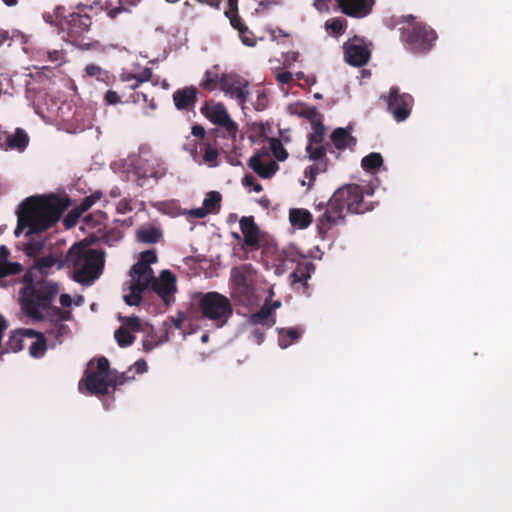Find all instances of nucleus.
Here are the masks:
<instances>
[{
    "label": "nucleus",
    "instance_id": "obj_29",
    "mask_svg": "<svg viewBox=\"0 0 512 512\" xmlns=\"http://www.w3.org/2000/svg\"><path fill=\"white\" fill-rule=\"evenodd\" d=\"M222 84V74L219 73V66L215 65L204 72L199 87L205 91L212 92L220 88Z\"/></svg>",
    "mask_w": 512,
    "mask_h": 512
},
{
    "label": "nucleus",
    "instance_id": "obj_48",
    "mask_svg": "<svg viewBox=\"0 0 512 512\" xmlns=\"http://www.w3.org/2000/svg\"><path fill=\"white\" fill-rule=\"evenodd\" d=\"M239 37L242 43L246 46L253 47L256 45V39L254 34L249 30V28L245 25L242 28H239Z\"/></svg>",
    "mask_w": 512,
    "mask_h": 512
},
{
    "label": "nucleus",
    "instance_id": "obj_1",
    "mask_svg": "<svg viewBox=\"0 0 512 512\" xmlns=\"http://www.w3.org/2000/svg\"><path fill=\"white\" fill-rule=\"evenodd\" d=\"M22 283L19 303L23 314L33 322L48 321L50 328L46 334L52 336L57 343H62L70 334L69 326L63 322L72 319V312L53 304L60 291L59 284L47 279L35 281L31 271L22 276Z\"/></svg>",
    "mask_w": 512,
    "mask_h": 512
},
{
    "label": "nucleus",
    "instance_id": "obj_25",
    "mask_svg": "<svg viewBox=\"0 0 512 512\" xmlns=\"http://www.w3.org/2000/svg\"><path fill=\"white\" fill-rule=\"evenodd\" d=\"M315 271V265L311 261L298 263L296 269L291 273L292 285L300 284L303 288V293L308 289V279Z\"/></svg>",
    "mask_w": 512,
    "mask_h": 512
},
{
    "label": "nucleus",
    "instance_id": "obj_22",
    "mask_svg": "<svg viewBox=\"0 0 512 512\" xmlns=\"http://www.w3.org/2000/svg\"><path fill=\"white\" fill-rule=\"evenodd\" d=\"M152 77V69L148 67L141 68L136 72H131L126 69H123L122 72L119 74V81L121 83H125L126 81H132V84H129V89L136 90L142 83L151 81Z\"/></svg>",
    "mask_w": 512,
    "mask_h": 512
},
{
    "label": "nucleus",
    "instance_id": "obj_10",
    "mask_svg": "<svg viewBox=\"0 0 512 512\" xmlns=\"http://www.w3.org/2000/svg\"><path fill=\"white\" fill-rule=\"evenodd\" d=\"M343 211L345 209L352 214H363L374 208L372 202L364 200V191L360 185L347 184L338 188L334 193Z\"/></svg>",
    "mask_w": 512,
    "mask_h": 512
},
{
    "label": "nucleus",
    "instance_id": "obj_57",
    "mask_svg": "<svg viewBox=\"0 0 512 512\" xmlns=\"http://www.w3.org/2000/svg\"><path fill=\"white\" fill-rule=\"evenodd\" d=\"M250 337L256 344L261 345L265 338V332L263 329L255 326V328L251 331Z\"/></svg>",
    "mask_w": 512,
    "mask_h": 512
},
{
    "label": "nucleus",
    "instance_id": "obj_13",
    "mask_svg": "<svg viewBox=\"0 0 512 512\" xmlns=\"http://www.w3.org/2000/svg\"><path fill=\"white\" fill-rule=\"evenodd\" d=\"M183 150L188 152L193 160L199 164L205 163L209 167H217L219 165L218 149L210 141L196 142L195 139L187 137L183 144Z\"/></svg>",
    "mask_w": 512,
    "mask_h": 512
},
{
    "label": "nucleus",
    "instance_id": "obj_41",
    "mask_svg": "<svg viewBox=\"0 0 512 512\" xmlns=\"http://www.w3.org/2000/svg\"><path fill=\"white\" fill-rule=\"evenodd\" d=\"M135 378L134 374L132 373V367H130L127 371L122 372L121 374H117L116 371H112L111 376V387L113 389H116L119 386H122L128 381H131Z\"/></svg>",
    "mask_w": 512,
    "mask_h": 512
},
{
    "label": "nucleus",
    "instance_id": "obj_40",
    "mask_svg": "<svg viewBox=\"0 0 512 512\" xmlns=\"http://www.w3.org/2000/svg\"><path fill=\"white\" fill-rule=\"evenodd\" d=\"M123 232L117 227H104V233L101 238L104 243L112 245L123 238Z\"/></svg>",
    "mask_w": 512,
    "mask_h": 512
},
{
    "label": "nucleus",
    "instance_id": "obj_15",
    "mask_svg": "<svg viewBox=\"0 0 512 512\" xmlns=\"http://www.w3.org/2000/svg\"><path fill=\"white\" fill-rule=\"evenodd\" d=\"M249 83L236 73H222L220 89L225 95L235 98L240 105H244L249 95Z\"/></svg>",
    "mask_w": 512,
    "mask_h": 512
},
{
    "label": "nucleus",
    "instance_id": "obj_56",
    "mask_svg": "<svg viewBox=\"0 0 512 512\" xmlns=\"http://www.w3.org/2000/svg\"><path fill=\"white\" fill-rule=\"evenodd\" d=\"M191 134L196 138V142L209 141L206 139V131L201 125H194Z\"/></svg>",
    "mask_w": 512,
    "mask_h": 512
},
{
    "label": "nucleus",
    "instance_id": "obj_61",
    "mask_svg": "<svg viewBox=\"0 0 512 512\" xmlns=\"http://www.w3.org/2000/svg\"><path fill=\"white\" fill-rule=\"evenodd\" d=\"M42 244L39 242L36 243H29L26 247V251L28 255H34L41 251Z\"/></svg>",
    "mask_w": 512,
    "mask_h": 512
},
{
    "label": "nucleus",
    "instance_id": "obj_49",
    "mask_svg": "<svg viewBox=\"0 0 512 512\" xmlns=\"http://www.w3.org/2000/svg\"><path fill=\"white\" fill-rule=\"evenodd\" d=\"M57 263V259L52 256H44L37 260V268L41 273H47L48 269Z\"/></svg>",
    "mask_w": 512,
    "mask_h": 512
},
{
    "label": "nucleus",
    "instance_id": "obj_63",
    "mask_svg": "<svg viewBox=\"0 0 512 512\" xmlns=\"http://www.w3.org/2000/svg\"><path fill=\"white\" fill-rule=\"evenodd\" d=\"M132 368L134 367L137 371V373H144L147 371V362L144 360V359H139L137 360L133 366H131Z\"/></svg>",
    "mask_w": 512,
    "mask_h": 512
},
{
    "label": "nucleus",
    "instance_id": "obj_7",
    "mask_svg": "<svg viewBox=\"0 0 512 512\" xmlns=\"http://www.w3.org/2000/svg\"><path fill=\"white\" fill-rule=\"evenodd\" d=\"M112 370L106 357L101 356L97 359L96 368L85 371L84 378L79 383L81 389L82 384L86 390L92 395H107L111 387Z\"/></svg>",
    "mask_w": 512,
    "mask_h": 512
},
{
    "label": "nucleus",
    "instance_id": "obj_30",
    "mask_svg": "<svg viewBox=\"0 0 512 512\" xmlns=\"http://www.w3.org/2000/svg\"><path fill=\"white\" fill-rule=\"evenodd\" d=\"M278 344L285 349L296 343L303 334V329L299 327L277 328Z\"/></svg>",
    "mask_w": 512,
    "mask_h": 512
},
{
    "label": "nucleus",
    "instance_id": "obj_14",
    "mask_svg": "<svg viewBox=\"0 0 512 512\" xmlns=\"http://www.w3.org/2000/svg\"><path fill=\"white\" fill-rule=\"evenodd\" d=\"M413 97L408 93H401L396 86L390 88L386 98L387 110L397 122L405 121L411 114Z\"/></svg>",
    "mask_w": 512,
    "mask_h": 512
},
{
    "label": "nucleus",
    "instance_id": "obj_23",
    "mask_svg": "<svg viewBox=\"0 0 512 512\" xmlns=\"http://www.w3.org/2000/svg\"><path fill=\"white\" fill-rule=\"evenodd\" d=\"M370 58L369 50L360 44H349L345 46V60L352 66L360 67L365 65Z\"/></svg>",
    "mask_w": 512,
    "mask_h": 512
},
{
    "label": "nucleus",
    "instance_id": "obj_43",
    "mask_svg": "<svg viewBox=\"0 0 512 512\" xmlns=\"http://www.w3.org/2000/svg\"><path fill=\"white\" fill-rule=\"evenodd\" d=\"M270 150L272 151L274 157L279 161H284L288 157V152L283 147L281 141L277 138L270 139Z\"/></svg>",
    "mask_w": 512,
    "mask_h": 512
},
{
    "label": "nucleus",
    "instance_id": "obj_26",
    "mask_svg": "<svg viewBox=\"0 0 512 512\" xmlns=\"http://www.w3.org/2000/svg\"><path fill=\"white\" fill-rule=\"evenodd\" d=\"M139 0H107L103 6L107 16L110 19H116L120 14L129 13L131 7L135 6Z\"/></svg>",
    "mask_w": 512,
    "mask_h": 512
},
{
    "label": "nucleus",
    "instance_id": "obj_21",
    "mask_svg": "<svg viewBox=\"0 0 512 512\" xmlns=\"http://www.w3.org/2000/svg\"><path fill=\"white\" fill-rule=\"evenodd\" d=\"M338 6L342 13L355 18L365 17L371 11L367 0H338Z\"/></svg>",
    "mask_w": 512,
    "mask_h": 512
},
{
    "label": "nucleus",
    "instance_id": "obj_46",
    "mask_svg": "<svg viewBox=\"0 0 512 512\" xmlns=\"http://www.w3.org/2000/svg\"><path fill=\"white\" fill-rule=\"evenodd\" d=\"M325 28L330 30L335 35H340L344 33L346 29V20L342 18H333L326 21Z\"/></svg>",
    "mask_w": 512,
    "mask_h": 512
},
{
    "label": "nucleus",
    "instance_id": "obj_44",
    "mask_svg": "<svg viewBox=\"0 0 512 512\" xmlns=\"http://www.w3.org/2000/svg\"><path fill=\"white\" fill-rule=\"evenodd\" d=\"M23 347L22 335L17 332H12L6 342V348L4 352H18Z\"/></svg>",
    "mask_w": 512,
    "mask_h": 512
},
{
    "label": "nucleus",
    "instance_id": "obj_45",
    "mask_svg": "<svg viewBox=\"0 0 512 512\" xmlns=\"http://www.w3.org/2000/svg\"><path fill=\"white\" fill-rule=\"evenodd\" d=\"M103 196L101 191H95L91 195L86 196L82 199L79 205H77L80 212L84 213L89 210L97 201Z\"/></svg>",
    "mask_w": 512,
    "mask_h": 512
},
{
    "label": "nucleus",
    "instance_id": "obj_52",
    "mask_svg": "<svg viewBox=\"0 0 512 512\" xmlns=\"http://www.w3.org/2000/svg\"><path fill=\"white\" fill-rule=\"evenodd\" d=\"M107 219V215L102 211L89 214L85 217V222L88 225L97 226L101 225Z\"/></svg>",
    "mask_w": 512,
    "mask_h": 512
},
{
    "label": "nucleus",
    "instance_id": "obj_51",
    "mask_svg": "<svg viewBox=\"0 0 512 512\" xmlns=\"http://www.w3.org/2000/svg\"><path fill=\"white\" fill-rule=\"evenodd\" d=\"M157 260L158 258L155 250H146L140 254V259L136 264L150 266L151 264L156 263Z\"/></svg>",
    "mask_w": 512,
    "mask_h": 512
},
{
    "label": "nucleus",
    "instance_id": "obj_2",
    "mask_svg": "<svg viewBox=\"0 0 512 512\" xmlns=\"http://www.w3.org/2000/svg\"><path fill=\"white\" fill-rule=\"evenodd\" d=\"M69 205L68 198L55 195L26 198L20 205L15 235L19 236L25 227H29L28 234L46 231L59 221Z\"/></svg>",
    "mask_w": 512,
    "mask_h": 512
},
{
    "label": "nucleus",
    "instance_id": "obj_31",
    "mask_svg": "<svg viewBox=\"0 0 512 512\" xmlns=\"http://www.w3.org/2000/svg\"><path fill=\"white\" fill-rule=\"evenodd\" d=\"M289 220L292 226L305 229L312 223L313 217L307 209L292 208L289 211Z\"/></svg>",
    "mask_w": 512,
    "mask_h": 512
},
{
    "label": "nucleus",
    "instance_id": "obj_24",
    "mask_svg": "<svg viewBox=\"0 0 512 512\" xmlns=\"http://www.w3.org/2000/svg\"><path fill=\"white\" fill-rule=\"evenodd\" d=\"M135 236L140 243L156 244L163 238V231L159 226L147 223L136 230Z\"/></svg>",
    "mask_w": 512,
    "mask_h": 512
},
{
    "label": "nucleus",
    "instance_id": "obj_33",
    "mask_svg": "<svg viewBox=\"0 0 512 512\" xmlns=\"http://www.w3.org/2000/svg\"><path fill=\"white\" fill-rule=\"evenodd\" d=\"M292 113L298 115L299 117L309 120L310 123H313V121H316L323 117L322 114L318 112L316 107L309 106L304 103L296 104Z\"/></svg>",
    "mask_w": 512,
    "mask_h": 512
},
{
    "label": "nucleus",
    "instance_id": "obj_17",
    "mask_svg": "<svg viewBox=\"0 0 512 512\" xmlns=\"http://www.w3.org/2000/svg\"><path fill=\"white\" fill-rule=\"evenodd\" d=\"M151 289L165 302L169 304L176 292V277L169 271L163 270L159 278H155Z\"/></svg>",
    "mask_w": 512,
    "mask_h": 512
},
{
    "label": "nucleus",
    "instance_id": "obj_8",
    "mask_svg": "<svg viewBox=\"0 0 512 512\" xmlns=\"http://www.w3.org/2000/svg\"><path fill=\"white\" fill-rule=\"evenodd\" d=\"M338 196L332 195L327 203H319L315 209L320 214L316 218V228L319 237L325 240L334 226L345 222V214L337 201Z\"/></svg>",
    "mask_w": 512,
    "mask_h": 512
},
{
    "label": "nucleus",
    "instance_id": "obj_54",
    "mask_svg": "<svg viewBox=\"0 0 512 512\" xmlns=\"http://www.w3.org/2000/svg\"><path fill=\"white\" fill-rule=\"evenodd\" d=\"M86 75L89 77H96L97 79H100L102 74H106L103 69L96 65V64H89L85 68Z\"/></svg>",
    "mask_w": 512,
    "mask_h": 512
},
{
    "label": "nucleus",
    "instance_id": "obj_11",
    "mask_svg": "<svg viewBox=\"0 0 512 512\" xmlns=\"http://www.w3.org/2000/svg\"><path fill=\"white\" fill-rule=\"evenodd\" d=\"M305 152L308 159L313 162V164L308 166L304 171L305 177L309 179L308 188H311L314 185L317 175L325 173L328 169L329 159L326 156L327 152L332 153L334 151L331 149L330 143H307Z\"/></svg>",
    "mask_w": 512,
    "mask_h": 512
},
{
    "label": "nucleus",
    "instance_id": "obj_19",
    "mask_svg": "<svg viewBox=\"0 0 512 512\" xmlns=\"http://www.w3.org/2000/svg\"><path fill=\"white\" fill-rule=\"evenodd\" d=\"M199 91L195 86H186L174 91L173 103L179 111H192L198 100Z\"/></svg>",
    "mask_w": 512,
    "mask_h": 512
},
{
    "label": "nucleus",
    "instance_id": "obj_47",
    "mask_svg": "<svg viewBox=\"0 0 512 512\" xmlns=\"http://www.w3.org/2000/svg\"><path fill=\"white\" fill-rule=\"evenodd\" d=\"M135 173L138 175L137 184L140 187H143L145 185L146 179L148 177L157 178L156 171L153 168L142 172L141 162H139V164L136 166Z\"/></svg>",
    "mask_w": 512,
    "mask_h": 512
},
{
    "label": "nucleus",
    "instance_id": "obj_4",
    "mask_svg": "<svg viewBox=\"0 0 512 512\" xmlns=\"http://www.w3.org/2000/svg\"><path fill=\"white\" fill-rule=\"evenodd\" d=\"M62 266L73 268V279L77 283L90 284L102 273L104 252L78 242L69 248L59 268Z\"/></svg>",
    "mask_w": 512,
    "mask_h": 512
},
{
    "label": "nucleus",
    "instance_id": "obj_36",
    "mask_svg": "<svg viewBox=\"0 0 512 512\" xmlns=\"http://www.w3.org/2000/svg\"><path fill=\"white\" fill-rule=\"evenodd\" d=\"M233 296L243 304H249L254 297V288L252 285L234 286Z\"/></svg>",
    "mask_w": 512,
    "mask_h": 512
},
{
    "label": "nucleus",
    "instance_id": "obj_18",
    "mask_svg": "<svg viewBox=\"0 0 512 512\" xmlns=\"http://www.w3.org/2000/svg\"><path fill=\"white\" fill-rule=\"evenodd\" d=\"M29 144V136L22 128H16L14 133L0 128V148L8 150L24 151Z\"/></svg>",
    "mask_w": 512,
    "mask_h": 512
},
{
    "label": "nucleus",
    "instance_id": "obj_27",
    "mask_svg": "<svg viewBox=\"0 0 512 512\" xmlns=\"http://www.w3.org/2000/svg\"><path fill=\"white\" fill-rule=\"evenodd\" d=\"M331 146L333 145L338 150L352 148L356 145L357 139L351 133L342 127L336 128L330 135Z\"/></svg>",
    "mask_w": 512,
    "mask_h": 512
},
{
    "label": "nucleus",
    "instance_id": "obj_32",
    "mask_svg": "<svg viewBox=\"0 0 512 512\" xmlns=\"http://www.w3.org/2000/svg\"><path fill=\"white\" fill-rule=\"evenodd\" d=\"M27 333L29 336L36 337V340L29 347L30 356L33 358L43 357L47 350V342L44 334L34 330H28Z\"/></svg>",
    "mask_w": 512,
    "mask_h": 512
},
{
    "label": "nucleus",
    "instance_id": "obj_64",
    "mask_svg": "<svg viewBox=\"0 0 512 512\" xmlns=\"http://www.w3.org/2000/svg\"><path fill=\"white\" fill-rule=\"evenodd\" d=\"M251 285L244 273H239L234 276V286Z\"/></svg>",
    "mask_w": 512,
    "mask_h": 512
},
{
    "label": "nucleus",
    "instance_id": "obj_39",
    "mask_svg": "<svg viewBox=\"0 0 512 512\" xmlns=\"http://www.w3.org/2000/svg\"><path fill=\"white\" fill-rule=\"evenodd\" d=\"M114 338L120 347H128L135 340V337L125 327L118 328L114 333Z\"/></svg>",
    "mask_w": 512,
    "mask_h": 512
},
{
    "label": "nucleus",
    "instance_id": "obj_5",
    "mask_svg": "<svg viewBox=\"0 0 512 512\" xmlns=\"http://www.w3.org/2000/svg\"><path fill=\"white\" fill-rule=\"evenodd\" d=\"M83 8H86V6L79 4L77 6L78 12H72L68 16H64L65 8L57 6L54 9V16L57 19H63L62 24L66 26L65 29L70 43L81 50H99L101 48L99 41H84V34L90 30L92 19L88 14L82 13Z\"/></svg>",
    "mask_w": 512,
    "mask_h": 512
},
{
    "label": "nucleus",
    "instance_id": "obj_37",
    "mask_svg": "<svg viewBox=\"0 0 512 512\" xmlns=\"http://www.w3.org/2000/svg\"><path fill=\"white\" fill-rule=\"evenodd\" d=\"M383 165V158L380 153L372 152L368 154L367 156L362 158L361 166L363 169L369 171V170H375Z\"/></svg>",
    "mask_w": 512,
    "mask_h": 512
},
{
    "label": "nucleus",
    "instance_id": "obj_20",
    "mask_svg": "<svg viewBox=\"0 0 512 512\" xmlns=\"http://www.w3.org/2000/svg\"><path fill=\"white\" fill-rule=\"evenodd\" d=\"M240 229L243 234L244 245L251 249L260 247V230L252 216H243L240 221Z\"/></svg>",
    "mask_w": 512,
    "mask_h": 512
},
{
    "label": "nucleus",
    "instance_id": "obj_53",
    "mask_svg": "<svg viewBox=\"0 0 512 512\" xmlns=\"http://www.w3.org/2000/svg\"><path fill=\"white\" fill-rule=\"evenodd\" d=\"M124 321V324L133 331H140L141 330V323L140 319L137 316H129L124 317L122 319Z\"/></svg>",
    "mask_w": 512,
    "mask_h": 512
},
{
    "label": "nucleus",
    "instance_id": "obj_34",
    "mask_svg": "<svg viewBox=\"0 0 512 512\" xmlns=\"http://www.w3.org/2000/svg\"><path fill=\"white\" fill-rule=\"evenodd\" d=\"M311 127H312V132L308 134L307 143L325 144L324 140H325L326 128L323 124V117L316 121H313V123H311Z\"/></svg>",
    "mask_w": 512,
    "mask_h": 512
},
{
    "label": "nucleus",
    "instance_id": "obj_42",
    "mask_svg": "<svg viewBox=\"0 0 512 512\" xmlns=\"http://www.w3.org/2000/svg\"><path fill=\"white\" fill-rule=\"evenodd\" d=\"M134 92L130 94L129 96V99L127 100V102H132V103H139V102H144V103H148V106L151 110H156L157 109V103L155 101L154 98L152 99H149L148 98V95L144 92H140V91H136V90H133Z\"/></svg>",
    "mask_w": 512,
    "mask_h": 512
},
{
    "label": "nucleus",
    "instance_id": "obj_58",
    "mask_svg": "<svg viewBox=\"0 0 512 512\" xmlns=\"http://www.w3.org/2000/svg\"><path fill=\"white\" fill-rule=\"evenodd\" d=\"M229 18H230V24L232 25V27L237 29L238 31H239V28H242L245 26V24L242 22V18L239 16L237 11H235V12L232 11Z\"/></svg>",
    "mask_w": 512,
    "mask_h": 512
},
{
    "label": "nucleus",
    "instance_id": "obj_59",
    "mask_svg": "<svg viewBox=\"0 0 512 512\" xmlns=\"http://www.w3.org/2000/svg\"><path fill=\"white\" fill-rule=\"evenodd\" d=\"M293 79V75L289 71H282L276 74V80L280 84H289Z\"/></svg>",
    "mask_w": 512,
    "mask_h": 512
},
{
    "label": "nucleus",
    "instance_id": "obj_16",
    "mask_svg": "<svg viewBox=\"0 0 512 512\" xmlns=\"http://www.w3.org/2000/svg\"><path fill=\"white\" fill-rule=\"evenodd\" d=\"M269 158V153L263 149L255 152L248 161V166L261 178L270 179L278 171L279 165L274 160L263 162L262 158Z\"/></svg>",
    "mask_w": 512,
    "mask_h": 512
},
{
    "label": "nucleus",
    "instance_id": "obj_60",
    "mask_svg": "<svg viewBox=\"0 0 512 512\" xmlns=\"http://www.w3.org/2000/svg\"><path fill=\"white\" fill-rule=\"evenodd\" d=\"M132 211V207L130 201L127 199H122L117 204V212L121 214H125L127 212Z\"/></svg>",
    "mask_w": 512,
    "mask_h": 512
},
{
    "label": "nucleus",
    "instance_id": "obj_38",
    "mask_svg": "<svg viewBox=\"0 0 512 512\" xmlns=\"http://www.w3.org/2000/svg\"><path fill=\"white\" fill-rule=\"evenodd\" d=\"M22 269V265L18 262H0V279L11 275H17L22 271Z\"/></svg>",
    "mask_w": 512,
    "mask_h": 512
},
{
    "label": "nucleus",
    "instance_id": "obj_55",
    "mask_svg": "<svg viewBox=\"0 0 512 512\" xmlns=\"http://www.w3.org/2000/svg\"><path fill=\"white\" fill-rule=\"evenodd\" d=\"M104 100L108 105H116L121 102V96L117 91L108 90L104 95Z\"/></svg>",
    "mask_w": 512,
    "mask_h": 512
},
{
    "label": "nucleus",
    "instance_id": "obj_50",
    "mask_svg": "<svg viewBox=\"0 0 512 512\" xmlns=\"http://www.w3.org/2000/svg\"><path fill=\"white\" fill-rule=\"evenodd\" d=\"M83 213L80 212L77 206H75L64 218L63 223L66 228H71L76 225L78 219Z\"/></svg>",
    "mask_w": 512,
    "mask_h": 512
},
{
    "label": "nucleus",
    "instance_id": "obj_62",
    "mask_svg": "<svg viewBox=\"0 0 512 512\" xmlns=\"http://www.w3.org/2000/svg\"><path fill=\"white\" fill-rule=\"evenodd\" d=\"M208 214L209 213L206 211L204 207L191 209L189 211V215L193 218H204Z\"/></svg>",
    "mask_w": 512,
    "mask_h": 512
},
{
    "label": "nucleus",
    "instance_id": "obj_35",
    "mask_svg": "<svg viewBox=\"0 0 512 512\" xmlns=\"http://www.w3.org/2000/svg\"><path fill=\"white\" fill-rule=\"evenodd\" d=\"M222 195L218 191H210L203 200V207L210 213L217 212L221 207Z\"/></svg>",
    "mask_w": 512,
    "mask_h": 512
},
{
    "label": "nucleus",
    "instance_id": "obj_28",
    "mask_svg": "<svg viewBox=\"0 0 512 512\" xmlns=\"http://www.w3.org/2000/svg\"><path fill=\"white\" fill-rule=\"evenodd\" d=\"M248 324L252 326H266L271 328L275 324V319L272 315V307L265 303L256 313H253L248 318Z\"/></svg>",
    "mask_w": 512,
    "mask_h": 512
},
{
    "label": "nucleus",
    "instance_id": "obj_6",
    "mask_svg": "<svg viewBox=\"0 0 512 512\" xmlns=\"http://www.w3.org/2000/svg\"><path fill=\"white\" fill-rule=\"evenodd\" d=\"M413 15L403 16L406 26L402 28L401 39L407 49L414 53L428 52L437 38L436 32L426 24L415 22Z\"/></svg>",
    "mask_w": 512,
    "mask_h": 512
},
{
    "label": "nucleus",
    "instance_id": "obj_9",
    "mask_svg": "<svg viewBox=\"0 0 512 512\" xmlns=\"http://www.w3.org/2000/svg\"><path fill=\"white\" fill-rule=\"evenodd\" d=\"M131 278L130 293L124 295L123 299L129 306H138L142 301L143 292L153 285L154 271L151 266L134 264L131 269Z\"/></svg>",
    "mask_w": 512,
    "mask_h": 512
},
{
    "label": "nucleus",
    "instance_id": "obj_3",
    "mask_svg": "<svg viewBox=\"0 0 512 512\" xmlns=\"http://www.w3.org/2000/svg\"><path fill=\"white\" fill-rule=\"evenodd\" d=\"M186 313L191 320L210 321L216 328H222L232 317L233 306L230 299L219 292H199L193 296Z\"/></svg>",
    "mask_w": 512,
    "mask_h": 512
},
{
    "label": "nucleus",
    "instance_id": "obj_12",
    "mask_svg": "<svg viewBox=\"0 0 512 512\" xmlns=\"http://www.w3.org/2000/svg\"><path fill=\"white\" fill-rule=\"evenodd\" d=\"M202 113L210 122L223 128L227 136L234 142L238 133V124L232 120L225 105L221 102L207 103Z\"/></svg>",
    "mask_w": 512,
    "mask_h": 512
}]
</instances>
